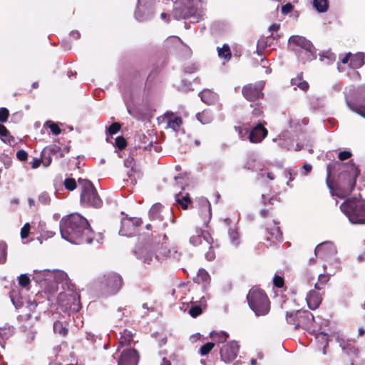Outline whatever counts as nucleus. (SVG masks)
<instances>
[{"instance_id": "nucleus-1", "label": "nucleus", "mask_w": 365, "mask_h": 365, "mask_svg": "<svg viewBox=\"0 0 365 365\" xmlns=\"http://www.w3.org/2000/svg\"><path fill=\"white\" fill-rule=\"evenodd\" d=\"M61 237L73 244L91 243L93 232L86 218L78 213L64 217L60 222Z\"/></svg>"}, {"instance_id": "nucleus-2", "label": "nucleus", "mask_w": 365, "mask_h": 365, "mask_svg": "<svg viewBox=\"0 0 365 365\" xmlns=\"http://www.w3.org/2000/svg\"><path fill=\"white\" fill-rule=\"evenodd\" d=\"M351 223H365V200L349 198L340 206Z\"/></svg>"}, {"instance_id": "nucleus-3", "label": "nucleus", "mask_w": 365, "mask_h": 365, "mask_svg": "<svg viewBox=\"0 0 365 365\" xmlns=\"http://www.w3.org/2000/svg\"><path fill=\"white\" fill-rule=\"evenodd\" d=\"M359 174V171L354 164L347 165L345 173H343L341 177L343 180L342 185L332 191V194L340 198L349 195L355 187Z\"/></svg>"}, {"instance_id": "nucleus-4", "label": "nucleus", "mask_w": 365, "mask_h": 365, "mask_svg": "<svg viewBox=\"0 0 365 365\" xmlns=\"http://www.w3.org/2000/svg\"><path fill=\"white\" fill-rule=\"evenodd\" d=\"M247 301L250 307L256 315H264L269 310V301L262 289L253 287L247 294Z\"/></svg>"}, {"instance_id": "nucleus-5", "label": "nucleus", "mask_w": 365, "mask_h": 365, "mask_svg": "<svg viewBox=\"0 0 365 365\" xmlns=\"http://www.w3.org/2000/svg\"><path fill=\"white\" fill-rule=\"evenodd\" d=\"M78 183L82 187L81 195V203L88 206L100 207L102 205V201L91 182L86 179L79 178Z\"/></svg>"}, {"instance_id": "nucleus-6", "label": "nucleus", "mask_w": 365, "mask_h": 365, "mask_svg": "<svg viewBox=\"0 0 365 365\" xmlns=\"http://www.w3.org/2000/svg\"><path fill=\"white\" fill-rule=\"evenodd\" d=\"M287 321L289 324H293L296 329L302 327L312 331H314L310 326L314 321V316L308 311H297L294 314H287Z\"/></svg>"}, {"instance_id": "nucleus-7", "label": "nucleus", "mask_w": 365, "mask_h": 365, "mask_svg": "<svg viewBox=\"0 0 365 365\" xmlns=\"http://www.w3.org/2000/svg\"><path fill=\"white\" fill-rule=\"evenodd\" d=\"M34 278L38 281H54L56 283H62V288L64 289V284L68 283V275L66 272L61 270L56 269H44L39 271H34Z\"/></svg>"}, {"instance_id": "nucleus-8", "label": "nucleus", "mask_w": 365, "mask_h": 365, "mask_svg": "<svg viewBox=\"0 0 365 365\" xmlns=\"http://www.w3.org/2000/svg\"><path fill=\"white\" fill-rule=\"evenodd\" d=\"M101 288L107 294H115L122 287L123 280L117 273L110 272L104 274L100 279Z\"/></svg>"}, {"instance_id": "nucleus-9", "label": "nucleus", "mask_w": 365, "mask_h": 365, "mask_svg": "<svg viewBox=\"0 0 365 365\" xmlns=\"http://www.w3.org/2000/svg\"><path fill=\"white\" fill-rule=\"evenodd\" d=\"M289 43L291 46H293L294 49L299 47L303 50L302 54L304 55L305 61H312L316 58V51L314 46L303 36H292L289 39Z\"/></svg>"}, {"instance_id": "nucleus-10", "label": "nucleus", "mask_w": 365, "mask_h": 365, "mask_svg": "<svg viewBox=\"0 0 365 365\" xmlns=\"http://www.w3.org/2000/svg\"><path fill=\"white\" fill-rule=\"evenodd\" d=\"M58 304L66 309L78 311L79 309V295L72 289L68 288L66 291L60 292L58 296Z\"/></svg>"}, {"instance_id": "nucleus-11", "label": "nucleus", "mask_w": 365, "mask_h": 365, "mask_svg": "<svg viewBox=\"0 0 365 365\" xmlns=\"http://www.w3.org/2000/svg\"><path fill=\"white\" fill-rule=\"evenodd\" d=\"M115 358L117 359L118 365H137L139 354L133 348L117 349Z\"/></svg>"}, {"instance_id": "nucleus-12", "label": "nucleus", "mask_w": 365, "mask_h": 365, "mask_svg": "<svg viewBox=\"0 0 365 365\" xmlns=\"http://www.w3.org/2000/svg\"><path fill=\"white\" fill-rule=\"evenodd\" d=\"M212 239L207 231L197 229L195 233L190 237V242L194 245H204L205 247L211 249Z\"/></svg>"}, {"instance_id": "nucleus-13", "label": "nucleus", "mask_w": 365, "mask_h": 365, "mask_svg": "<svg viewBox=\"0 0 365 365\" xmlns=\"http://www.w3.org/2000/svg\"><path fill=\"white\" fill-rule=\"evenodd\" d=\"M240 346L235 341H230L225 344L220 350L222 359L225 362L233 361L237 356Z\"/></svg>"}, {"instance_id": "nucleus-14", "label": "nucleus", "mask_w": 365, "mask_h": 365, "mask_svg": "<svg viewBox=\"0 0 365 365\" xmlns=\"http://www.w3.org/2000/svg\"><path fill=\"white\" fill-rule=\"evenodd\" d=\"M141 224V220L138 218H123L121 221V227L119 233L120 235L130 237L135 234L136 228Z\"/></svg>"}, {"instance_id": "nucleus-15", "label": "nucleus", "mask_w": 365, "mask_h": 365, "mask_svg": "<svg viewBox=\"0 0 365 365\" xmlns=\"http://www.w3.org/2000/svg\"><path fill=\"white\" fill-rule=\"evenodd\" d=\"M135 254L138 259L148 264L158 261L157 257L153 255V250L148 245L137 246Z\"/></svg>"}, {"instance_id": "nucleus-16", "label": "nucleus", "mask_w": 365, "mask_h": 365, "mask_svg": "<svg viewBox=\"0 0 365 365\" xmlns=\"http://www.w3.org/2000/svg\"><path fill=\"white\" fill-rule=\"evenodd\" d=\"M163 120L166 123V128H170L176 133L183 132L182 120L180 116L173 113H166L164 114Z\"/></svg>"}, {"instance_id": "nucleus-17", "label": "nucleus", "mask_w": 365, "mask_h": 365, "mask_svg": "<svg viewBox=\"0 0 365 365\" xmlns=\"http://www.w3.org/2000/svg\"><path fill=\"white\" fill-rule=\"evenodd\" d=\"M264 87V83L259 82L255 85H248L243 88L242 93L244 96L249 101H252L258 99L262 95V90Z\"/></svg>"}, {"instance_id": "nucleus-18", "label": "nucleus", "mask_w": 365, "mask_h": 365, "mask_svg": "<svg viewBox=\"0 0 365 365\" xmlns=\"http://www.w3.org/2000/svg\"><path fill=\"white\" fill-rule=\"evenodd\" d=\"M192 6L185 18H192L193 22L199 21L204 16V4L201 0H192Z\"/></svg>"}, {"instance_id": "nucleus-19", "label": "nucleus", "mask_w": 365, "mask_h": 365, "mask_svg": "<svg viewBox=\"0 0 365 365\" xmlns=\"http://www.w3.org/2000/svg\"><path fill=\"white\" fill-rule=\"evenodd\" d=\"M365 55L363 53H359L352 55L348 53L342 59L341 63L346 64L349 62V66L353 69H357L361 67L364 63Z\"/></svg>"}, {"instance_id": "nucleus-20", "label": "nucleus", "mask_w": 365, "mask_h": 365, "mask_svg": "<svg viewBox=\"0 0 365 365\" xmlns=\"http://www.w3.org/2000/svg\"><path fill=\"white\" fill-rule=\"evenodd\" d=\"M267 135V130L261 124L256 125L249 133V139L251 143L261 142Z\"/></svg>"}, {"instance_id": "nucleus-21", "label": "nucleus", "mask_w": 365, "mask_h": 365, "mask_svg": "<svg viewBox=\"0 0 365 365\" xmlns=\"http://www.w3.org/2000/svg\"><path fill=\"white\" fill-rule=\"evenodd\" d=\"M336 249L331 242H324L317 245L315 249V255L322 257H326L334 255Z\"/></svg>"}, {"instance_id": "nucleus-22", "label": "nucleus", "mask_w": 365, "mask_h": 365, "mask_svg": "<svg viewBox=\"0 0 365 365\" xmlns=\"http://www.w3.org/2000/svg\"><path fill=\"white\" fill-rule=\"evenodd\" d=\"M309 309H317L322 302V297L316 291H310L306 298Z\"/></svg>"}, {"instance_id": "nucleus-23", "label": "nucleus", "mask_w": 365, "mask_h": 365, "mask_svg": "<svg viewBox=\"0 0 365 365\" xmlns=\"http://www.w3.org/2000/svg\"><path fill=\"white\" fill-rule=\"evenodd\" d=\"M200 95L202 101L209 105L215 103L218 100L217 94L209 89L202 91Z\"/></svg>"}, {"instance_id": "nucleus-24", "label": "nucleus", "mask_w": 365, "mask_h": 365, "mask_svg": "<svg viewBox=\"0 0 365 365\" xmlns=\"http://www.w3.org/2000/svg\"><path fill=\"white\" fill-rule=\"evenodd\" d=\"M133 341V334L128 330H124L122 334L118 343V346L117 349H125L130 348L129 346Z\"/></svg>"}, {"instance_id": "nucleus-25", "label": "nucleus", "mask_w": 365, "mask_h": 365, "mask_svg": "<svg viewBox=\"0 0 365 365\" xmlns=\"http://www.w3.org/2000/svg\"><path fill=\"white\" fill-rule=\"evenodd\" d=\"M201 215L205 223L211 218L210 204L207 200H203L201 203Z\"/></svg>"}, {"instance_id": "nucleus-26", "label": "nucleus", "mask_w": 365, "mask_h": 365, "mask_svg": "<svg viewBox=\"0 0 365 365\" xmlns=\"http://www.w3.org/2000/svg\"><path fill=\"white\" fill-rule=\"evenodd\" d=\"M268 233L270 237H267L268 240H271L273 242L274 240H279L282 237V232L279 227L274 225L272 228H268Z\"/></svg>"}, {"instance_id": "nucleus-27", "label": "nucleus", "mask_w": 365, "mask_h": 365, "mask_svg": "<svg viewBox=\"0 0 365 365\" xmlns=\"http://www.w3.org/2000/svg\"><path fill=\"white\" fill-rule=\"evenodd\" d=\"M313 332L314 333V336H315V339H316L317 341L323 346L324 354H326L325 348H326L327 345L328 344V341H329L327 334L323 331L315 333V331H314Z\"/></svg>"}, {"instance_id": "nucleus-28", "label": "nucleus", "mask_w": 365, "mask_h": 365, "mask_svg": "<svg viewBox=\"0 0 365 365\" xmlns=\"http://www.w3.org/2000/svg\"><path fill=\"white\" fill-rule=\"evenodd\" d=\"M210 278L207 272L203 269H200L197 274L195 281L197 283H207Z\"/></svg>"}, {"instance_id": "nucleus-29", "label": "nucleus", "mask_w": 365, "mask_h": 365, "mask_svg": "<svg viewBox=\"0 0 365 365\" xmlns=\"http://www.w3.org/2000/svg\"><path fill=\"white\" fill-rule=\"evenodd\" d=\"M291 83L292 86L298 87L302 91H306L309 87L308 83L304 81L301 76H297L294 78H292Z\"/></svg>"}, {"instance_id": "nucleus-30", "label": "nucleus", "mask_w": 365, "mask_h": 365, "mask_svg": "<svg viewBox=\"0 0 365 365\" xmlns=\"http://www.w3.org/2000/svg\"><path fill=\"white\" fill-rule=\"evenodd\" d=\"M210 336L217 342L223 343L229 337V335L225 331H212L210 333Z\"/></svg>"}, {"instance_id": "nucleus-31", "label": "nucleus", "mask_w": 365, "mask_h": 365, "mask_svg": "<svg viewBox=\"0 0 365 365\" xmlns=\"http://www.w3.org/2000/svg\"><path fill=\"white\" fill-rule=\"evenodd\" d=\"M329 280V275L328 274H319L318 277V282L314 284V288L318 290L322 289Z\"/></svg>"}, {"instance_id": "nucleus-32", "label": "nucleus", "mask_w": 365, "mask_h": 365, "mask_svg": "<svg viewBox=\"0 0 365 365\" xmlns=\"http://www.w3.org/2000/svg\"><path fill=\"white\" fill-rule=\"evenodd\" d=\"M313 5L319 12H324L328 8V0H314Z\"/></svg>"}, {"instance_id": "nucleus-33", "label": "nucleus", "mask_w": 365, "mask_h": 365, "mask_svg": "<svg viewBox=\"0 0 365 365\" xmlns=\"http://www.w3.org/2000/svg\"><path fill=\"white\" fill-rule=\"evenodd\" d=\"M321 61L326 64H329L335 61V55L329 51L324 52L319 55Z\"/></svg>"}, {"instance_id": "nucleus-34", "label": "nucleus", "mask_w": 365, "mask_h": 365, "mask_svg": "<svg viewBox=\"0 0 365 365\" xmlns=\"http://www.w3.org/2000/svg\"><path fill=\"white\" fill-rule=\"evenodd\" d=\"M218 56L220 58L229 60L231 57V52L230 47L227 45H224L222 48H218Z\"/></svg>"}, {"instance_id": "nucleus-35", "label": "nucleus", "mask_w": 365, "mask_h": 365, "mask_svg": "<svg viewBox=\"0 0 365 365\" xmlns=\"http://www.w3.org/2000/svg\"><path fill=\"white\" fill-rule=\"evenodd\" d=\"M196 118L197 120L202 124L209 123L212 120V116L210 115L209 113L206 111L197 113L196 115Z\"/></svg>"}, {"instance_id": "nucleus-36", "label": "nucleus", "mask_w": 365, "mask_h": 365, "mask_svg": "<svg viewBox=\"0 0 365 365\" xmlns=\"http://www.w3.org/2000/svg\"><path fill=\"white\" fill-rule=\"evenodd\" d=\"M349 108L354 112L365 118V105L354 106L347 102Z\"/></svg>"}, {"instance_id": "nucleus-37", "label": "nucleus", "mask_w": 365, "mask_h": 365, "mask_svg": "<svg viewBox=\"0 0 365 365\" xmlns=\"http://www.w3.org/2000/svg\"><path fill=\"white\" fill-rule=\"evenodd\" d=\"M0 137L4 142L9 143H11V139H12V138L9 136V131L6 128L1 124H0Z\"/></svg>"}, {"instance_id": "nucleus-38", "label": "nucleus", "mask_w": 365, "mask_h": 365, "mask_svg": "<svg viewBox=\"0 0 365 365\" xmlns=\"http://www.w3.org/2000/svg\"><path fill=\"white\" fill-rule=\"evenodd\" d=\"M44 126L45 127H48L50 128L51 131L52 132V133L53 135H58L61 132V130L59 128L58 125L57 123H53V122L47 121L44 124Z\"/></svg>"}, {"instance_id": "nucleus-39", "label": "nucleus", "mask_w": 365, "mask_h": 365, "mask_svg": "<svg viewBox=\"0 0 365 365\" xmlns=\"http://www.w3.org/2000/svg\"><path fill=\"white\" fill-rule=\"evenodd\" d=\"M176 201L181 205L183 209H187L190 200L187 195L181 196L180 195H177Z\"/></svg>"}, {"instance_id": "nucleus-40", "label": "nucleus", "mask_w": 365, "mask_h": 365, "mask_svg": "<svg viewBox=\"0 0 365 365\" xmlns=\"http://www.w3.org/2000/svg\"><path fill=\"white\" fill-rule=\"evenodd\" d=\"M229 236L233 245H237L239 244V234L235 228H230L229 230Z\"/></svg>"}, {"instance_id": "nucleus-41", "label": "nucleus", "mask_w": 365, "mask_h": 365, "mask_svg": "<svg viewBox=\"0 0 365 365\" xmlns=\"http://www.w3.org/2000/svg\"><path fill=\"white\" fill-rule=\"evenodd\" d=\"M53 330L56 333H58L63 336L67 334V329L63 327V324L60 322H56L53 324Z\"/></svg>"}, {"instance_id": "nucleus-42", "label": "nucleus", "mask_w": 365, "mask_h": 365, "mask_svg": "<svg viewBox=\"0 0 365 365\" xmlns=\"http://www.w3.org/2000/svg\"><path fill=\"white\" fill-rule=\"evenodd\" d=\"M63 184L65 187L71 191L75 190L76 187V182L73 178H66L64 180Z\"/></svg>"}, {"instance_id": "nucleus-43", "label": "nucleus", "mask_w": 365, "mask_h": 365, "mask_svg": "<svg viewBox=\"0 0 365 365\" xmlns=\"http://www.w3.org/2000/svg\"><path fill=\"white\" fill-rule=\"evenodd\" d=\"M215 344L212 342H208L204 344L200 349V354L202 356L207 354L214 347Z\"/></svg>"}, {"instance_id": "nucleus-44", "label": "nucleus", "mask_w": 365, "mask_h": 365, "mask_svg": "<svg viewBox=\"0 0 365 365\" xmlns=\"http://www.w3.org/2000/svg\"><path fill=\"white\" fill-rule=\"evenodd\" d=\"M19 284L26 287L30 284V279L26 274H21L18 278Z\"/></svg>"}, {"instance_id": "nucleus-45", "label": "nucleus", "mask_w": 365, "mask_h": 365, "mask_svg": "<svg viewBox=\"0 0 365 365\" xmlns=\"http://www.w3.org/2000/svg\"><path fill=\"white\" fill-rule=\"evenodd\" d=\"M115 144V146L120 150L125 148L127 145L125 139L122 136H118L116 138Z\"/></svg>"}, {"instance_id": "nucleus-46", "label": "nucleus", "mask_w": 365, "mask_h": 365, "mask_svg": "<svg viewBox=\"0 0 365 365\" xmlns=\"http://www.w3.org/2000/svg\"><path fill=\"white\" fill-rule=\"evenodd\" d=\"M9 115V112L6 108H0V122L4 123L7 121Z\"/></svg>"}, {"instance_id": "nucleus-47", "label": "nucleus", "mask_w": 365, "mask_h": 365, "mask_svg": "<svg viewBox=\"0 0 365 365\" xmlns=\"http://www.w3.org/2000/svg\"><path fill=\"white\" fill-rule=\"evenodd\" d=\"M189 313L192 317H196L202 313V309L200 307L195 305L190 309Z\"/></svg>"}, {"instance_id": "nucleus-48", "label": "nucleus", "mask_w": 365, "mask_h": 365, "mask_svg": "<svg viewBox=\"0 0 365 365\" xmlns=\"http://www.w3.org/2000/svg\"><path fill=\"white\" fill-rule=\"evenodd\" d=\"M30 224L26 223L24 226L21 230V237L22 239H25L29 236L30 231Z\"/></svg>"}, {"instance_id": "nucleus-49", "label": "nucleus", "mask_w": 365, "mask_h": 365, "mask_svg": "<svg viewBox=\"0 0 365 365\" xmlns=\"http://www.w3.org/2000/svg\"><path fill=\"white\" fill-rule=\"evenodd\" d=\"M120 128V125L117 123H114L108 128V132L110 135H114L119 131Z\"/></svg>"}, {"instance_id": "nucleus-50", "label": "nucleus", "mask_w": 365, "mask_h": 365, "mask_svg": "<svg viewBox=\"0 0 365 365\" xmlns=\"http://www.w3.org/2000/svg\"><path fill=\"white\" fill-rule=\"evenodd\" d=\"M236 130H237L239 136L240 138L244 139L246 135L249 133V129L247 127L241 128V127H235Z\"/></svg>"}, {"instance_id": "nucleus-51", "label": "nucleus", "mask_w": 365, "mask_h": 365, "mask_svg": "<svg viewBox=\"0 0 365 365\" xmlns=\"http://www.w3.org/2000/svg\"><path fill=\"white\" fill-rule=\"evenodd\" d=\"M274 284L277 287H282L284 285V279L279 276H274L273 279Z\"/></svg>"}, {"instance_id": "nucleus-52", "label": "nucleus", "mask_w": 365, "mask_h": 365, "mask_svg": "<svg viewBox=\"0 0 365 365\" xmlns=\"http://www.w3.org/2000/svg\"><path fill=\"white\" fill-rule=\"evenodd\" d=\"M17 158L21 161H24L28 158V154L26 151L21 150L17 152L16 153Z\"/></svg>"}, {"instance_id": "nucleus-53", "label": "nucleus", "mask_w": 365, "mask_h": 365, "mask_svg": "<svg viewBox=\"0 0 365 365\" xmlns=\"http://www.w3.org/2000/svg\"><path fill=\"white\" fill-rule=\"evenodd\" d=\"M51 163V158L50 156L46 157L45 153H43L41 158V163L44 167H48Z\"/></svg>"}, {"instance_id": "nucleus-54", "label": "nucleus", "mask_w": 365, "mask_h": 365, "mask_svg": "<svg viewBox=\"0 0 365 365\" xmlns=\"http://www.w3.org/2000/svg\"><path fill=\"white\" fill-rule=\"evenodd\" d=\"M351 156V153L349 151H341L339 153V158L341 160H344L349 158Z\"/></svg>"}, {"instance_id": "nucleus-55", "label": "nucleus", "mask_w": 365, "mask_h": 365, "mask_svg": "<svg viewBox=\"0 0 365 365\" xmlns=\"http://www.w3.org/2000/svg\"><path fill=\"white\" fill-rule=\"evenodd\" d=\"M292 9L293 6L290 3H288L282 7V12L284 14H287L289 13L292 10Z\"/></svg>"}, {"instance_id": "nucleus-56", "label": "nucleus", "mask_w": 365, "mask_h": 365, "mask_svg": "<svg viewBox=\"0 0 365 365\" xmlns=\"http://www.w3.org/2000/svg\"><path fill=\"white\" fill-rule=\"evenodd\" d=\"M311 165L305 163L302 167V175H307L312 170Z\"/></svg>"}, {"instance_id": "nucleus-57", "label": "nucleus", "mask_w": 365, "mask_h": 365, "mask_svg": "<svg viewBox=\"0 0 365 365\" xmlns=\"http://www.w3.org/2000/svg\"><path fill=\"white\" fill-rule=\"evenodd\" d=\"M6 259V250L4 246H0V262H4Z\"/></svg>"}, {"instance_id": "nucleus-58", "label": "nucleus", "mask_w": 365, "mask_h": 365, "mask_svg": "<svg viewBox=\"0 0 365 365\" xmlns=\"http://www.w3.org/2000/svg\"><path fill=\"white\" fill-rule=\"evenodd\" d=\"M39 200L44 204H46L49 201V197L46 194H42L39 196Z\"/></svg>"}, {"instance_id": "nucleus-59", "label": "nucleus", "mask_w": 365, "mask_h": 365, "mask_svg": "<svg viewBox=\"0 0 365 365\" xmlns=\"http://www.w3.org/2000/svg\"><path fill=\"white\" fill-rule=\"evenodd\" d=\"M133 159H127L125 161V165L128 168L130 167L131 168V171H135L134 170V168H133Z\"/></svg>"}, {"instance_id": "nucleus-60", "label": "nucleus", "mask_w": 365, "mask_h": 365, "mask_svg": "<svg viewBox=\"0 0 365 365\" xmlns=\"http://www.w3.org/2000/svg\"><path fill=\"white\" fill-rule=\"evenodd\" d=\"M41 163V159H35L31 163V166H32L33 168H37L38 167H39Z\"/></svg>"}, {"instance_id": "nucleus-61", "label": "nucleus", "mask_w": 365, "mask_h": 365, "mask_svg": "<svg viewBox=\"0 0 365 365\" xmlns=\"http://www.w3.org/2000/svg\"><path fill=\"white\" fill-rule=\"evenodd\" d=\"M254 163H255V160H254V159H252V158H251V159H250V160L247 161V164H246L245 167H246L247 169H252V168H253V166H254Z\"/></svg>"}, {"instance_id": "nucleus-62", "label": "nucleus", "mask_w": 365, "mask_h": 365, "mask_svg": "<svg viewBox=\"0 0 365 365\" xmlns=\"http://www.w3.org/2000/svg\"><path fill=\"white\" fill-rule=\"evenodd\" d=\"M279 29V24H274L269 26V31L272 32V31H278Z\"/></svg>"}, {"instance_id": "nucleus-63", "label": "nucleus", "mask_w": 365, "mask_h": 365, "mask_svg": "<svg viewBox=\"0 0 365 365\" xmlns=\"http://www.w3.org/2000/svg\"><path fill=\"white\" fill-rule=\"evenodd\" d=\"M205 257L206 258L208 259V260H212V259H214L215 257V255H214V252H212V251H209L206 255H205Z\"/></svg>"}, {"instance_id": "nucleus-64", "label": "nucleus", "mask_w": 365, "mask_h": 365, "mask_svg": "<svg viewBox=\"0 0 365 365\" xmlns=\"http://www.w3.org/2000/svg\"><path fill=\"white\" fill-rule=\"evenodd\" d=\"M158 205H155V206H153L152 208L150 209V213L151 215L153 214H157L158 211Z\"/></svg>"}]
</instances>
